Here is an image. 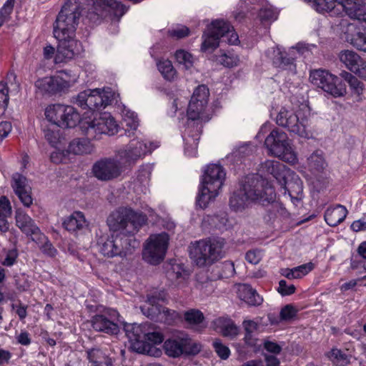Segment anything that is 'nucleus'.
<instances>
[{
  "label": "nucleus",
  "instance_id": "774afa93",
  "mask_svg": "<svg viewBox=\"0 0 366 366\" xmlns=\"http://www.w3.org/2000/svg\"><path fill=\"white\" fill-rule=\"evenodd\" d=\"M345 74L350 88L357 94H360L363 90V84L351 74L347 72Z\"/></svg>",
  "mask_w": 366,
  "mask_h": 366
},
{
  "label": "nucleus",
  "instance_id": "338daca9",
  "mask_svg": "<svg viewBox=\"0 0 366 366\" xmlns=\"http://www.w3.org/2000/svg\"><path fill=\"white\" fill-rule=\"evenodd\" d=\"M313 268L314 264L312 262H308L293 267L296 279L302 278L305 275L307 274L310 272H311L313 269Z\"/></svg>",
  "mask_w": 366,
  "mask_h": 366
},
{
  "label": "nucleus",
  "instance_id": "dca6fc26",
  "mask_svg": "<svg viewBox=\"0 0 366 366\" xmlns=\"http://www.w3.org/2000/svg\"><path fill=\"white\" fill-rule=\"evenodd\" d=\"M276 123L285 128L289 132L301 137L308 138L310 135L308 119L300 117L292 111L282 108L276 117Z\"/></svg>",
  "mask_w": 366,
  "mask_h": 366
},
{
  "label": "nucleus",
  "instance_id": "37998d69",
  "mask_svg": "<svg viewBox=\"0 0 366 366\" xmlns=\"http://www.w3.org/2000/svg\"><path fill=\"white\" fill-rule=\"evenodd\" d=\"M184 317L187 323L195 329L202 327L204 320L203 313L196 309H191L186 311L184 314Z\"/></svg>",
  "mask_w": 366,
  "mask_h": 366
},
{
  "label": "nucleus",
  "instance_id": "e2e57ef3",
  "mask_svg": "<svg viewBox=\"0 0 366 366\" xmlns=\"http://www.w3.org/2000/svg\"><path fill=\"white\" fill-rule=\"evenodd\" d=\"M163 340V335L159 332L144 333V342L149 344L151 346L154 347V345H152L150 342L154 345H157L162 343ZM154 347L156 348L155 346Z\"/></svg>",
  "mask_w": 366,
  "mask_h": 366
},
{
  "label": "nucleus",
  "instance_id": "423d86ee",
  "mask_svg": "<svg viewBox=\"0 0 366 366\" xmlns=\"http://www.w3.org/2000/svg\"><path fill=\"white\" fill-rule=\"evenodd\" d=\"M202 38V51L214 50L219 46L220 41L232 45L239 42V36L233 27L227 21L220 19L213 21L207 26Z\"/></svg>",
  "mask_w": 366,
  "mask_h": 366
},
{
  "label": "nucleus",
  "instance_id": "9d476101",
  "mask_svg": "<svg viewBox=\"0 0 366 366\" xmlns=\"http://www.w3.org/2000/svg\"><path fill=\"white\" fill-rule=\"evenodd\" d=\"M264 145L270 154L285 162L295 163L297 160L287 134L277 128L272 129L266 137Z\"/></svg>",
  "mask_w": 366,
  "mask_h": 366
},
{
  "label": "nucleus",
  "instance_id": "aec40b11",
  "mask_svg": "<svg viewBox=\"0 0 366 366\" xmlns=\"http://www.w3.org/2000/svg\"><path fill=\"white\" fill-rule=\"evenodd\" d=\"M124 329L127 337L132 342V347L134 350L139 353H147L155 357L162 354L160 350L144 342L145 332L141 325L136 323L125 324Z\"/></svg>",
  "mask_w": 366,
  "mask_h": 366
},
{
  "label": "nucleus",
  "instance_id": "4d7b16f0",
  "mask_svg": "<svg viewBox=\"0 0 366 366\" xmlns=\"http://www.w3.org/2000/svg\"><path fill=\"white\" fill-rule=\"evenodd\" d=\"M15 0H7L0 9V27L7 21L13 11Z\"/></svg>",
  "mask_w": 366,
  "mask_h": 366
},
{
  "label": "nucleus",
  "instance_id": "7ed1b4c3",
  "mask_svg": "<svg viewBox=\"0 0 366 366\" xmlns=\"http://www.w3.org/2000/svg\"><path fill=\"white\" fill-rule=\"evenodd\" d=\"M244 195H247L251 203L262 206L274 202L276 193L269 181L259 174H249L242 180Z\"/></svg>",
  "mask_w": 366,
  "mask_h": 366
},
{
  "label": "nucleus",
  "instance_id": "0eeeda50",
  "mask_svg": "<svg viewBox=\"0 0 366 366\" xmlns=\"http://www.w3.org/2000/svg\"><path fill=\"white\" fill-rule=\"evenodd\" d=\"M319 9L325 10L331 16H338L342 12L351 19L366 22V9L354 0H317Z\"/></svg>",
  "mask_w": 366,
  "mask_h": 366
},
{
  "label": "nucleus",
  "instance_id": "0e129e2a",
  "mask_svg": "<svg viewBox=\"0 0 366 366\" xmlns=\"http://www.w3.org/2000/svg\"><path fill=\"white\" fill-rule=\"evenodd\" d=\"M297 310L292 305H287L282 308L280 316L282 320L288 321L295 317L297 315Z\"/></svg>",
  "mask_w": 366,
  "mask_h": 366
},
{
  "label": "nucleus",
  "instance_id": "f3484780",
  "mask_svg": "<svg viewBox=\"0 0 366 366\" xmlns=\"http://www.w3.org/2000/svg\"><path fill=\"white\" fill-rule=\"evenodd\" d=\"M159 147L158 143L150 142L148 145L142 139L134 138L132 139L125 148L117 152V157L122 164L131 165L143 158L148 152H151Z\"/></svg>",
  "mask_w": 366,
  "mask_h": 366
},
{
  "label": "nucleus",
  "instance_id": "412c9836",
  "mask_svg": "<svg viewBox=\"0 0 366 366\" xmlns=\"http://www.w3.org/2000/svg\"><path fill=\"white\" fill-rule=\"evenodd\" d=\"M61 74L55 76H46L38 79L35 82V87L41 94L53 95L64 92L71 86L70 81L64 78L67 75L65 71H60Z\"/></svg>",
  "mask_w": 366,
  "mask_h": 366
},
{
  "label": "nucleus",
  "instance_id": "f704fd0d",
  "mask_svg": "<svg viewBox=\"0 0 366 366\" xmlns=\"http://www.w3.org/2000/svg\"><path fill=\"white\" fill-rule=\"evenodd\" d=\"M250 201L244 195L243 187L241 185L240 189L234 192L229 199L230 208L235 212H242L249 207Z\"/></svg>",
  "mask_w": 366,
  "mask_h": 366
},
{
  "label": "nucleus",
  "instance_id": "4468645a",
  "mask_svg": "<svg viewBox=\"0 0 366 366\" xmlns=\"http://www.w3.org/2000/svg\"><path fill=\"white\" fill-rule=\"evenodd\" d=\"M118 125L110 114L104 113L98 118L81 121V129L88 138L96 139L98 135H114Z\"/></svg>",
  "mask_w": 366,
  "mask_h": 366
},
{
  "label": "nucleus",
  "instance_id": "f8f14e48",
  "mask_svg": "<svg viewBox=\"0 0 366 366\" xmlns=\"http://www.w3.org/2000/svg\"><path fill=\"white\" fill-rule=\"evenodd\" d=\"M308 52V48L302 44H297L296 46L291 47L288 52L282 51L280 47H272L266 51L267 56L272 61L275 67L281 69L288 70L295 74L296 71V64L295 60L298 54H305Z\"/></svg>",
  "mask_w": 366,
  "mask_h": 366
},
{
  "label": "nucleus",
  "instance_id": "b1692460",
  "mask_svg": "<svg viewBox=\"0 0 366 366\" xmlns=\"http://www.w3.org/2000/svg\"><path fill=\"white\" fill-rule=\"evenodd\" d=\"M281 188L284 190V194L287 192L292 202L297 205L302 198L303 183L300 178L291 171L289 178L282 180L280 184Z\"/></svg>",
  "mask_w": 366,
  "mask_h": 366
},
{
  "label": "nucleus",
  "instance_id": "5701e85b",
  "mask_svg": "<svg viewBox=\"0 0 366 366\" xmlns=\"http://www.w3.org/2000/svg\"><path fill=\"white\" fill-rule=\"evenodd\" d=\"M11 187L25 207H29L32 204L31 188L26 177L19 173H14L11 177Z\"/></svg>",
  "mask_w": 366,
  "mask_h": 366
},
{
  "label": "nucleus",
  "instance_id": "bb28decb",
  "mask_svg": "<svg viewBox=\"0 0 366 366\" xmlns=\"http://www.w3.org/2000/svg\"><path fill=\"white\" fill-rule=\"evenodd\" d=\"M259 171L263 174H271L280 184L286 178H289L291 170L283 163L276 160H267L260 164Z\"/></svg>",
  "mask_w": 366,
  "mask_h": 366
},
{
  "label": "nucleus",
  "instance_id": "f03ea898",
  "mask_svg": "<svg viewBox=\"0 0 366 366\" xmlns=\"http://www.w3.org/2000/svg\"><path fill=\"white\" fill-rule=\"evenodd\" d=\"M226 178L224 169L220 165L212 164L207 166L202 177V184L197 197V206L204 209L209 202L218 195Z\"/></svg>",
  "mask_w": 366,
  "mask_h": 366
},
{
  "label": "nucleus",
  "instance_id": "6e6552de",
  "mask_svg": "<svg viewBox=\"0 0 366 366\" xmlns=\"http://www.w3.org/2000/svg\"><path fill=\"white\" fill-rule=\"evenodd\" d=\"M100 253L106 257H126L131 254L139 242L135 238H127L123 234H112L99 244Z\"/></svg>",
  "mask_w": 366,
  "mask_h": 366
},
{
  "label": "nucleus",
  "instance_id": "72a5a7b5",
  "mask_svg": "<svg viewBox=\"0 0 366 366\" xmlns=\"http://www.w3.org/2000/svg\"><path fill=\"white\" fill-rule=\"evenodd\" d=\"M66 105L56 104L49 105L45 110V116L49 122L51 123V125H55L61 127V122H62V117Z\"/></svg>",
  "mask_w": 366,
  "mask_h": 366
},
{
  "label": "nucleus",
  "instance_id": "a19ab883",
  "mask_svg": "<svg viewBox=\"0 0 366 366\" xmlns=\"http://www.w3.org/2000/svg\"><path fill=\"white\" fill-rule=\"evenodd\" d=\"M91 366H111V360L99 349H92L87 352Z\"/></svg>",
  "mask_w": 366,
  "mask_h": 366
},
{
  "label": "nucleus",
  "instance_id": "9b49d317",
  "mask_svg": "<svg viewBox=\"0 0 366 366\" xmlns=\"http://www.w3.org/2000/svg\"><path fill=\"white\" fill-rule=\"evenodd\" d=\"M165 353L171 357H179L182 355H196L201 350V345L194 342L184 331H175L164 342Z\"/></svg>",
  "mask_w": 366,
  "mask_h": 366
},
{
  "label": "nucleus",
  "instance_id": "2eb2a0df",
  "mask_svg": "<svg viewBox=\"0 0 366 366\" xmlns=\"http://www.w3.org/2000/svg\"><path fill=\"white\" fill-rule=\"evenodd\" d=\"M310 79L312 84L334 97H342L346 93L345 84L339 77L332 75L326 70L316 69L312 71Z\"/></svg>",
  "mask_w": 366,
  "mask_h": 366
},
{
  "label": "nucleus",
  "instance_id": "c03bdc74",
  "mask_svg": "<svg viewBox=\"0 0 366 366\" xmlns=\"http://www.w3.org/2000/svg\"><path fill=\"white\" fill-rule=\"evenodd\" d=\"M216 61L225 67H233L237 66L239 59L237 54L228 51L227 52H222L215 56Z\"/></svg>",
  "mask_w": 366,
  "mask_h": 366
},
{
  "label": "nucleus",
  "instance_id": "bf43d9fd",
  "mask_svg": "<svg viewBox=\"0 0 366 366\" xmlns=\"http://www.w3.org/2000/svg\"><path fill=\"white\" fill-rule=\"evenodd\" d=\"M207 221L212 226L221 229L227 225L228 219L227 214L223 212L214 216H208Z\"/></svg>",
  "mask_w": 366,
  "mask_h": 366
},
{
  "label": "nucleus",
  "instance_id": "1a4fd4ad",
  "mask_svg": "<svg viewBox=\"0 0 366 366\" xmlns=\"http://www.w3.org/2000/svg\"><path fill=\"white\" fill-rule=\"evenodd\" d=\"M88 4L85 17L89 22L99 24L109 13L117 18V21L126 13L124 5L115 0H91Z\"/></svg>",
  "mask_w": 366,
  "mask_h": 366
},
{
  "label": "nucleus",
  "instance_id": "c85d7f7f",
  "mask_svg": "<svg viewBox=\"0 0 366 366\" xmlns=\"http://www.w3.org/2000/svg\"><path fill=\"white\" fill-rule=\"evenodd\" d=\"M141 310L145 316L154 320H162V317H160L161 316H177L175 311L162 307L158 303L149 302L148 300L145 305L141 307Z\"/></svg>",
  "mask_w": 366,
  "mask_h": 366
},
{
  "label": "nucleus",
  "instance_id": "864d4df0",
  "mask_svg": "<svg viewBox=\"0 0 366 366\" xmlns=\"http://www.w3.org/2000/svg\"><path fill=\"white\" fill-rule=\"evenodd\" d=\"M209 94L208 88L205 85H200L195 89L191 98L207 107Z\"/></svg>",
  "mask_w": 366,
  "mask_h": 366
},
{
  "label": "nucleus",
  "instance_id": "09e8293b",
  "mask_svg": "<svg viewBox=\"0 0 366 366\" xmlns=\"http://www.w3.org/2000/svg\"><path fill=\"white\" fill-rule=\"evenodd\" d=\"M199 139V133L197 129H196V133L184 139L186 145L184 152L187 155L192 157L196 154Z\"/></svg>",
  "mask_w": 366,
  "mask_h": 366
},
{
  "label": "nucleus",
  "instance_id": "2f4dec72",
  "mask_svg": "<svg viewBox=\"0 0 366 366\" xmlns=\"http://www.w3.org/2000/svg\"><path fill=\"white\" fill-rule=\"evenodd\" d=\"M214 325L224 337L233 339L238 335V327L229 318L219 317L214 321Z\"/></svg>",
  "mask_w": 366,
  "mask_h": 366
},
{
  "label": "nucleus",
  "instance_id": "a878e982",
  "mask_svg": "<svg viewBox=\"0 0 366 366\" xmlns=\"http://www.w3.org/2000/svg\"><path fill=\"white\" fill-rule=\"evenodd\" d=\"M345 40L358 50L366 51V30L356 24H348L344 31Z\"/></svg>",
  "mask_w": 366,
  "mask_h": 366
},
{
  "label": "nucleus",
  "instance_id": "052dcab7",
  "mask_svg": "<svg viewBox=\"0 0 366 366\" xmlns=\"http://www.w3.org/2000/svg\"><path fill=\"white\" fill-rule=\"evenodd\" d=\"M36 243H42L40 247L41 251L49 257H55L58 253L56 249L53 246L50 241L45 236V239L41 242H36Z\"/></svg>",
  "mask_w": 366,
  "mask_h": 366
},
{
  "label": "nucleus",
  "instance_id": "ddd939ff",
  "mask_svg": "<svg viewBox=\"0 0 366 366\" xmlns=\"http://www.w3.org/2000/svg\"><path fill=\"white\" fill-rule=\"evenodd\" d=\"M169 240V235L166 232L151 234L144 245L143 259L153 265L161 263L164 259Z\"/></svg>",
  "mask_w": 366,
  "mask_h": 366
},
{
  "label": "nucleus",
  "instance_id": "4c0bfd02",
  "mask_svg": "<svg viewBox=\"0 0 366 366\" xmlns=\"http://www.w3.org/2000/svg\"><path fill=\"white\" fill-rule=\"evenodd\" d=\"M43 132L44 138L49 144L54 148H59V145L61 144L63 140L59 127L55 125L44 126Z\"/></svg>",
  "mask_w": 366,
  "mask_h": 366
},
{
  "label": "nucleus",
  "instance_id": "e433bc0d",
  "mask_svg": "<svg viewBox=\"0 0 366 366\" xmlns=\"http://www.w3.org/2000/svg\"><path fill=\"white\" fill-rule=\"evenodd\" d=\"M310 169L314 173L322 172L327 166V163L321 150L315 151L307 159Z\"/></svg>",
  "mask_w": 366,
  "mask_h": 366
},
{
  "label": "nucleus",
  "instance_id": "39448f33",
  "mask_svg": "<svg viewBox=\"0 0 366 366\" xmlns=\"http://www.w3.org/2000/svg\"><path fill=\"white\" fill-rule=\"evenodd\" d=\"M223 246L224 241L222 239H201L190 244L189 256L197 266L204 267L222 257Z\"/></svg>",
  "mask_w": 366,
  "mask_h": 366
},
{
  "label": "nucleus",
  "instance_id": "58836bf2",
  "mask_svg": "<svg viewBox=\"0 0 366 366\" xmlns=\"http://www.w3.org/2000/svg\"><path fill=\"white\" fill-rule=\"evenodd\" d=\"M340 60L351 71L356 70L357 65L361 64L362 59L357 53L352 50H344L340 53Z\"/></svg>",
  "mask_w": 366,
  "mask_h": 366
},
{
  "label": "nucleus",
  "instance_id": "69168bd1",
  "mask_svg": "<svg viewBox=\"0 0 366 366\" xmlns=\"http://www.w3.org/2000/svg\"><path fill=\"white\" fill-rule=\"evenodd\" d=\"M277 12L271 7L260 9L259 16L261 21H274L277 18Z\"/></svg>",
  "mask_w": 366,
  "mask_h": 366
},
{
  "label": "nucleus",
  "instance_id": "de8ad7c7",
  "mask_svg": "<svg viewBox=\"0 0 366 366\" xmlns=\"http://www.w3.org/2000/svg\"><path fill=\"white\" fill-rule=\"evenodd\" d=\"M205 108L206 106L191 98L188 106L187 116L189 119L192 120V123L194 124V121L199 118Z\"/></svg>",
  "mask_w": 366,
  "mask_h": 366
},
{
  "label": "nucleus",
  "instance_id": "473e14b6",
  "mask_svg": "<svg viewBox=\"0 0 366 366\" xmlns=\"http://www.w3.org/2000/svg\"><path fill=\"white\" fill-rule=\"evenodd\" d=\"M63 225L66 230L76 232L84 228L86 226V222L82 212H74L64 219Z\"/></svg>",
  "mask_w": 366,
  "mask_h": 366
},
{
  "label": "nucleus",
  "instance_id": "4be33fe9",
  "mask_svg": "<svg viewBox=\"0 0 366 366\" xmlns=\"http://www.w3.org/2000/svg\"><path fill=\"white\" fill-rule=\"evenodd\" d=\"M74 36L75 35H71L70 37H67L64 35V38H56L59 41L55 55L56 64L70 60L80 54L81 46Z\"/></svg>",
  "mask_w": 366,
  "mask_h": 366
},
{
  "label": "nucleus",
  "instance_id": "680f3d73",
  "mask_svg": "<svg viewBox=\"0 0 366 366\" xmlns=\"http://www.w3.org/2000/svg\"><path fill=\"white\" fill-rule=\"evenodd\" d=\"M212 345L215 352L220 358L226 360L229 357L230 355V350L227 346L222 344L220 340H214Z\"/></svg>",
  "mask_w": 366,
  "mask_h": 366
},
{
  "label": "nucleus",
  "instance_id": "6ab92c4d",
  "mask_svg": "<svg viewBox=\"0 0 366 366\" xmlns=\"http://www.w3.org/2000/svg\"><path fill=\"white\" fill-rule=\"evenodd\" d=\"M124 171L120 159L105 157L97 161L92 166L94 177L102 182H109L118 178Z\"/></svg>",
  "mask_w": 366,
  "mask_h": 366
},
{
  "label": "nucleus",
  "instance_id": "a18cd8bd",
  "mask_svg": "<svg viewBox=\"0 0 366 366\" xmlns=\"http://www.w3.org/2000/svg\"><path fill=\"white\" fill-rule=\"evenodd\" d=\"M243 327L245 331L244 341L248 345H254L256 339L254 338V333L258 330V324L253 320H244L242 323Z\"/></svg>",
  "mask_w": 366,
  "mask_h": 366
},
{
  "label": "nucleus",
  "instance_id": "f257e3e1",
  "mask_svg": "<svg viewBox=\"0 0 366 366\" xmlns=\"http://www.w3.org/2000/svg\"><path fill=\"white\" fill-rule=\"evenodd\" d=\"M146 222L147 217L142 213L123 207L112 212L107 220L110 230L127 238H135L134 234Z\"/></svg>",
  "mask_w": 366,
  "mask_h": 366
},
{
  "label": "nucleus",
  "instance_id": "cd10ccee",
  "mask_svg": "<svg viewBox=\"0 0 366 366\" xmlns=\"http://www.w3.org/2000/svg\"><path fill=\"white\" fill-rule=\"evenodd\" d=\"M92 326L97 332L108 335H117L119 327L117 324L109 320L103 315H97L91 320Z\"/></svg>",
  "mask_w": 366,
  "mask_h": 366
},
{
  "label": "nucleus",
  "instance_id": "603ef678",
  "mask_svg": "<svg viewBox=\"0 0 366 366\" xmlns=\"http://www.w3.org/2000/svg\"><path fill=\"white\" fill-rule=\"evenodd\" d=\"M123 112L125 117L128 118V119L126 118L124 119L126 126L131 129L127 132L128 134H127V135L131 137L132 135L134 134L133 131L137 130V127H139L137 117L134 112H131L129 110H125Z\"/></svg>",
  "mask_w": 366,
  "mask_h": 366
},
{
  "label": "nucleus",
  "instance_id": "8fccbe9b",
  "mask_svg": "<svg viewBox=\"0 0 366 366\" xmlns=\"http://www.w3.org/2000/svg\"><path fill=\"white\" fill-rule=\"evenodd\" d=\"M158 69L164 76V78L168 81L174 79L176 71L172 66V64L169 60H164L159 61L157 64Z\"/></svg>",
  "mask_w": 366,
  "mask_h": 366
},
{
  "label": "nucleus",
  "instance_id": "3c124183",
  "mask_svg": "<svg viewBox=\"0 0 366 366\" xmlns=\"http://www.w3.org/2000/svg\"><path fill=\"white\" fill-rule=\"evenodd\" d=\"M327 355L330 360L337 365L345 366L348 363L347 356L340 350L332 349Z\"/></svg>",
  "mask_w": 366,
  "mask_h": 366
},
{
  "label": "nucleus",
  "instance_id": "49530a36",
  "mask_svg": "<svg viewBox=\"0 0 366 366\" xmlns=\"http://www.w3.org/2000/svg\"><path fill=\"white\" fill-rule=\"evenodd\" d=\"M213 272L219 279L228 278L234 273V264L229 261L220 262L214 267Z\"/></svg>",
  "mask_w": 366,
  "mask_h": 366
},
{
  "label": "nucleus",
  "instance_id": "79ce46f5",
  "mask_svg": "<svg viewBox=\"0 0 366 366\" xmlns=\"http://www.w3.org/2000/svg\"><path fill=\"white\" fill-rule=\"evenodd\" d=\"M1 213L0 214V230L6 232L9 229V223L6 219L11 214V207L9 200L5 196L0 197Z\"/></svg>",
  "mask_w": 366,
  "mask_h": 366
},
{
  "label": "nucleus",
  "instance_id": "ea45409f",
  "mask_svg": "<svg viewBox=\"0 0 366 366\" xmlns=\"http://www.w3.org/2000/svg\"><path fill=\"white\" fill-rule=\"evenodd\" d=\"M79 113L71 106L65 107L62 122H61L62 128H72L78 123L81 124Z\"/></svg>",
  "mask_w": 366,
  "mask_h": 366
},
{
  "label": "nucleus",
  "instance_id": "13d9d810",
  "mask_svg": "<svg viewBox=\"0 0 366 366\" xmlns=\"http://www.w3.org/2000/svg\"><path fill=\"white\" fill-rule=\"evenodd\" d=\"M185 272L181 264H172L170 267L167 269V275L171 280H177L182 277Z\"/></svg>",
  "mask_w": 366,
  "mask_h": 366
},
{
  "label": "nucleus",
  "instance_id": "5fc2aeb1",
  "mask_svg": "<svg viewBox=\"0 0 366 366\" xmlns=\"http://www.w3.org/2000/svg\"><path fill=\"white\" fill-rule=\"evenodd\" d=\"M175 58L179 64L183 65L186 69L193 66L194 57L189 52L184 50H178L175 53Z\"/></svg>",
  "mask_w": 366,
  "mask_h": 366
},
{
  "label": "nucleus",
  "instance_id": "20e7f679",
  "mask_svg": "<svg viewBox=\"0 0 366 366\" xmlns=\"http://www.w3.org/2000/svg\"><path fill=\"white\" fill-rule=\"evenodd\" d=\"M81 16L80 3L78 0H66L54 23L55 38L70 37L75 35Z\"/></svg>",
  "mask_w": 366,
  "mask_h": 366
},
{
  "label": "nucleus",
  "instance_id": "393cba45",
  "mask_svg": "<svg viewBox=\"0 0 366 366\" xmlns=\"http://www.w3.org/2000/svg\"><path fill=\"white\" fill-rule=\"evenodd\" d=\"M16 226L26 234L31 236L32 241L41 242L45 239L39 228L36 225L34 221L26 214L17 212L16 214Z\"/></svg>",
  "mask_w": 366,
  "mask_h": 366
},
{
  "label": "nucleus",
  "instance_id": "7c9ffc66",
  "mask_svg": "<svg viewBox=\"0 0 366 366\" xmlns=\"http://www.w3.org/2000/svg\"><path fill=\"white\" fill-rule=\"evenodd\" d=\"M237 295L240 300L251 306H257L262 304L263 299L250 285H239L237 289Z\"/></svg>",
  "mask_w": 366,
  "mask_h": 366
},
{
  "label": "nucleus",
  "instance_id": "a211bd4d",
  "mask_svg": "<svg viewBox=\"0 0 366 366\" xmlns=\"http://www.w3.org/2000/svg\"><path fill=\"white\" fill-rule=\"evenodd\" d=\"M112 102L111 92L99 89L84 90L76 97L75 103L83 109L99 111Z\"/></svg>",
  "mask_w": 366,
  "mask_h": 366
},
{
  "label": "nucleus",
  "instance_id": "c756f323",
  "mask_svg": "<svg viewBox=\"0 0 366 366\" xmlns=\"http://www.w3.org/2000/svg\"><path fill=\"white\" fill-rule=\"evenodd\" d=\"M348 212L346 207L337 204L334 207H328L325 212V220L330 227H336L342 222L347 217Z\"/></svg>",
  "mask_w": 366,
  "mask_h": 366
},
{
  "label": "nucleus",
  "instance_id": "c9c22d12",
  "mask_svg": "<svg viewBox=\"0 0 366 366\" xmlns=\"http://www.w3.org/2000/svg\"><path fill=\"white\" fill-rule=\"evenodd\" d=\"M89 139L87 137L73 139L68 146V152L77 155L90 153L92 151V147Z\"/></svg>",
  "mask_w": 366,
  "mask_h": 366
},
{
  "label": "nucleus",
  "instance_id": "6e6d98bb",
  "mask_svg": "<svg viewBox=\"0 0 366 366\" xmlns=\"http://www.w3.org/2000/svg\"><path fill=\"white\" fill-rule=\"evenodd\" d=\"M9 101V87L7 82H0V114L6 109Z\"/></svg>",
  "mask_w": 366,
  "mask_h": 366
}]
</instances>
